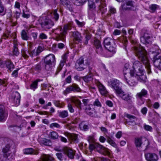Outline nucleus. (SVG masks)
<instances>
[{
	"instance_id": "1",
	"label": "nucleus",
	"mask_w": 161,
	"mask_h": 161,
	"mask_svg": "<svg viewBox=\"0 0 161 161\" xmlns=\"http://www.w3.org/2000/svg\"><path fill=\"white\" fill-rule=\"evenodd\" d=\"M129 63L125 64L123 69L125 80L130 86H134L137 84V80L144 82L146 79L145 73L143 69L142 64L136 61L133 64V69H130Z\"/></svg>"
},
{
	"instance_id": "2",
	"label": "nucleus",
	"mask_w": 161,
	"mask_h": 161,
	"mask_svg": "<svg viewBox=\"0 0 161 161\" xmlns=\"http://www.w3.org/2000/svg\"><path fill=\"white\" fill-rule=\"evenodd\" d=\"M134 50L138 58L141 60L145 65L147 69V73L150 74L151 73L150 65L149 61L147 56V52L143 47H135Z\"/></svg>"
},
{
	"instance_id": "3",
	"label": "nucleus",
	"mask_w": 161,
	"mask_h": 161,
	"mask_svg": "<svg viewBox=\"0 0 161 161\" xmlns=\"http://www.w3.org/2000/svg\"><path fill=\"white\" fill-rule=\"evenodd\" d=\"M88 141L90 143L89 146V149L91 150H93L95 149L100 153L104 155H107L110 158L112 157L109 150L107 148L101 145L98 143H93L95 141L93 136H90L88 137Z\"/></svg>"
},
{
	"instance_id": "4",
	"label": "nucleus",
	"mask_w": 161,
	"mask_h": 161,
	"mask_svg": "<svg viewBox=\"0 0 161 161\" xmlns=\"http://www.w3.org/2000/svg\"><path fill=\"white\" fill-rule=\"evenodd\" d=\"M52 18L57 21L59 18V14L57 13V9H56L53 11H49L47 13V16L42 25L47 28H50L54 25L53 22L51 19Z\"/></svg>"
},
{
	"instance_id": "5",
	"label": "nucleus",
	"mask_w": 161,
	"mask_h": 161,
	"mask_svg": "<svg viewBox=\"0 0 161 161\" xmlns=\"http://www.w3.org/2000/svg\"><path fill=\"white\" fill-rule=\"evenodd\" d=\"M70 25H67L64 26L63 29L60 27L56 30V35L55 40L57 41H62L64 42L65 40V35L68 30H70Z\"/></svg>"
},
{
	"instance_id": "6",
	"label": "nucleus",
	"mask_w": 161,
	"mask_h": 161,
	"mask_svg": "<svg viewBox=\"0 0 161 161\" xmlns=\"http://www.w3.org/2000/svg\"><path fill=\"white\" fill-rule=\"evenodd\" d=\"M156 47L157 50L152 51V53L154 54L153 63L155 67L161 70V51L158 49V46Z\"/></svg>"
},
{
	"instance_id": "7",
	"label": "nucleus",
	"mask_w": 161,
	"mask_h": 161,
	"mask_svg": "<svg viewBox=\"0 0 161 161\" xmlns=\"http://www.w3.org/2000/svg\"><path fill=\"white\" fill-rule=\"evenodd\" d=\"M135 145L137 149L141 150L142 148L146 150L149 144V141L146 138H135Z\"/></svg>"
},
{
	"instance_id": "8",
	"label": "nucleus",
	"mask_w": 161,
	"mask_h": 161,
	"mask_svg": "<svg viewBox=\"0 0 161 161\" xmlns=\"http://www.w3.org/2000/svg\"><path fill=\"white\" fill-rule=\"evenodd\" d=\"M104 45L105 48L112 54L115 53V45L114 40L108 37L104 40Z\"/></svg>"
},
{
	"instance_id": "9",
	"label": "nucleus",
	"mask_w": 161,
	"mask_h": 161,
	"mask_svg": "<svg viewBox=\"0 0 161 161\" xmlns=\"http://www.w3.org/2000/svg\"><path fill=\"white\" fill-rule=\"evenodd\" d=\"M45 68L46 70H49L52 66H54L56 62L55 56L53 54H49L45 58Z\"/></svg>"
},
{
	"instance_id": "10",
	"label": "nucleus",
	"mask_w": 161,
	"mask_h": 161,
	"mask_svg": "<svg viewBox=\"0 0 161 161\" xmlns=\"http://www.w3.org/2000/svg\"><path fill=\"white\" fill-rule=\"evenodd\" d=\"M15 33H11L10 31L7 30L3 34L1 39V40L2 41L3 39L5 40L7 38L10 39L13 37L14 47H18V42L17 38L15 37Z\"/></svg>"
},
{
	"instance_id": "11",
	"label": "nucleus",
	"mask_w": 161,
	"mask_h": 161,
	"mask_svg": "<svg viewBox=\"0 0 161 161\" xmlns=\"http://www.w3.org/2000/svg\"><path fill=\"white\" fill-rule=\"evenodd\" d=\"M116 94L122 100L128 102L130 103L132 101L133 96L131 93L124 92L122 89Z\"/></svg>"
},
{
	"instance_id": "12",
	"label": "nucleus",
	"mask_w": 161,
	"mask_h": 161,
	"mask_svg": "<svg viewBox=\"0 0 161 161\" xmlns=\"http://www.w3.org/2000/svg\"><path fill=\"white\" fill-rule=\"evenodd\" d=\"M89 63L87 61L84 63V60L82 57L78 59L75 64V68L76 69L79 71H82L85 68V66L88 65Z\"/></svg>"
},
{
	"instance_id": "13",
	"label": "nucleus",
	"mask_w": 161,
	"mask_h": 161,
	"mask_svg": "<svg viewBox=\"0 0 161 161\" xmlns=\"http://www.w3.org/2000/svg\"><path fill=\"white\" fill-rule=\"evenodd\" d=\"M20 94L17 91L13 92L10 97V101L14 104L15 106H18L20 103Z\"/></svg>"
},
{
	"instance_id": "14",
	"label": "nucleus",
	"mask_w": 161,
	"mask_h": 161,
	"mask_svg": "<svg viewBox=\"0 0 161 161\" xmlns=\"http://www.w3.org/2000/svg\"><path fill=\"white\" fill-rule=\"evenodd\" d=\"M88 5L89 16L92 18L94 17L95 16V9L96 8V6L94 0H89Z\"/></svg>"
},
{
	"instance_id": "15",
	"label": "nucleus",
	"mask_w": 161,
	"mask_h": 161,
	"mask_svg": "<svg viewBox=\"0 0 161 161\" xmlns=\"http://www.w3.org/2000/svg\"><path fill=\"white\" fill-rule=\"evenodd\" d=\"M109 83H110L111 87L115 90L116 94L122 90L119 87L121 83L118 80L116 79H112Z\"/></svg>"
},
{
	"instance_id": "16",
	"label": "nucleus",
	"mask_w": 161,
	"mask_h": 161,
	"mask_svg": "<svg viewBox=\"0 0 161 161\" xmlns=\"http://www.w3.org/2000/svg\"><path fill=\"white\" fill-rule=\"evenodd\" d=\"M72 91L81 92V90L77 84H73L71 86H68L66 89L64 91L63 94L64 95H66Z\"/></svg>"
},
{
	"instance_id": "17",
	"label": "nucleus",
	"mask_w": 161,
	"mask_h": 161,
	"mask_svg": "<svg viewBox=\"0 0 161 161\" xmlns=\"http://www.w3.org/2000/svg\"><path fill=\"white\" fill-rule=\"evenodd\" d=\"M141 42L143 44L147 45L151 43L152 41V37L150 36L147 31L144 32L140 38Z\"/></svg>"
},
{
	"instance_id": "18",
	"label": "nucleus",
	"mask_w": 161,
	"mask_h": 161,
	"mask_svg": "<svg viewBox=\"0 0 161 161\" xmlns=\"http://www.w3.org/2000/svg\"><path fill=\"white\" fill-rule=\"evenodd\" d=\"M95 82L98 87L99 91L101 95H105L108 93V91L105 87L99 81L95 80Z\"/></svg>"
},
{
	"instance_id": "19",
	"label": "nucleus",
	"mask_w": 161,
	"mask_h": 161,
	"mask_svg": "<svg viewBox=\"0 0 161 161\" xmlns=\"http://www.w3.org/2000/svg\"><path fill=\"white\" fill-rule=\"evenodd\" d=\"M134 4L131 1H127L125 3L122 5V8L123 9L134 10L136 8Z\"/></svg>"
},
{
	"instance_id": "20",
	"label": "nucleus",
	"mask_w": 161,
	"mask_h": 161,
	"mask_svg": "<svg viewBox=\"0 0 161 161\" xmlns=\"http://www.w3.org/2000/svg\"><path fill=\"white\" fill-rule=\"evenodd\" d=\"M63 151L69 158L70 159L74 158L75 152L70 148L67 147H64L63 149Z\"/></svg>"
},
{
	"instance_id": "21",
	"label": "nucleus",
	"mask_w": 161,
	"mask_h": 161,
	"mask_svg": "<svg viewBox=\"0 0 161 161\" xmlns=\"http://www.w3.org/2000/svg\"><path fill=\"white\" fill-rule=\"evenodd\" d=\"M96 3H98V11L101 12L103 14L105 11H106V8H105V3L103 0H95Z\"/></svg>"
},
{
	"instance_id": "22",
	"label": "nucleus",
	"mask_w": 161,
	"mask_h": 161,
	"mask_svg": "<svg viewBox=\"0 0 161 161\" xmlns=\"http://www.w3.org/2000/svg\"><path fill=\"white\" fill-rule=\"evenodd\" d=\"M145 157L147 161H157L158 159V155L154 153H147Z\"/></svg>"
},
{
	"instance_id": "23",
	"label": "nucleus",
	"mask_w": 161,
	"mask_h": 161,
	"mask_svg": "<svg viewBox=\"0 0 161 161\" xmlns=\"http://www.w3.org/2000/svg\"><path fill=\"white\" fill-rule=\"evenodd\" d=\"M7 116L8 114L5 112L4 107L0 105V122L5 121Z\"/></svg>"
},
{
	"instance_id": "24",
	"label": "nucleus",
	"mask_w": 161,
	"mask_h": 161,
	"mask_svg": "<svg viewBox=\"0 0 161 161\" xmlns=\"http://www.w3.org/2000/svg\"><path fill=\"white\" fill-rule=\"evenodd\" d=\"M94 44L96 48L97 53L102 54L103 52V49L100 42L98 40L96 39L94 41Z\"/></svg>"
},
{
	"instance_id": "25",
	"label": "nucleus",
	"mask_w": 161,
	"mask_h": 161,
	"mask_svg": "<svg viewBox=\"0 0 161 161\" xmlns=\"http://www.w3.org/2000/svg\"><path fill=\"white\" fill-rule=\"evenodd\" d=\"M73 36L74 37V41L75 43H78L81 42L82 37L80 34L79 32H75L73 33Z\"/></svg>"
},
{
	"instance_id": "26",
	"label": "nucleus",
	"mask_w": 161,
	"mask_h": 161,
	"mask_svg": "<svg viewBox=\"0 0 161 161\" xmlns=\"http://www.w3.org/2000/svg\"><path fill=\"white\" fill-rule=\"evenodd\" d=\"M68 53L65 54L62 57V60H61L59 66L58 68V70L59 71H60L65 63L67 58Z\"/></svg>"
},
{
	"instance_id": "27",
	"label": "nucleus",
	"mask_w": 161,
	"mask_h": 161,
	"mask_svg": "<svg viewBox=\"0 0 161 161\" xmlns=\"http://www.w3.org/2000/svg\"><path fill=\"white\" fill-rule=\"evenodd\" d=\"M70 100L78 108H81V103L80 100L75 97H72L70 98Z\"/></svg>"
},
{
	"instance_id": "28",
	"label": "nucleus",
	"mask_w": 161,
	"mask_h": 161,
	"mask_svg": "<svg viewBox=\"0 0 161 161\" xmlns=\"http://www.w3.org/2000/svg\"><path fill=\"white\" fill-rule=\"evenodd\" d=\"M62 4L65 8H68L69 11H72V5L70 4V2L68 0H60Z\"/></svg>"
},
{
	"instance_id": "29",
	"label": "nucleus",
	"mask_w": 161,
	"mask_h": 161,
	"mask_svg": "<svg viewBox=\"0 0 161 161\" xmlns=\"http://www.w3.org/2000/svg\"><path fill=\"white\" fill-rule=\"evenodd\" d=\"M25 154L37 155L38 154V152L34 150L31 148H29L24 149L23 151Z\"/></svg>"
},
{
	"instance_id": "30",
	"label": "nucleus",
	"mask_w": 161,
	"mask_h": 161,
	"mask_svg": "<svg viewBox=\"0 0 161 161\" xmlns=\"http://www.w3.org/2000/svg\"><path fill=\"white\" fill-rule=\"evenodd\" d=\"M147 94V91L144 89H143L140 92L137 93L136 97L137 98H139L141 100H142V97H145Z\"/></svg>"
},
{
	"instance_id": "31",
	"label": "nucleus",
	"mask_w": 161,
	"mask_h": 161,
	"mask_svg": "<svg viewBox=\"0 0 161 161\" xmlns=\"http://www.w3.org/2000/svg\"><path fill=\"white\" fill-rule=\"evenodd\" d=\"M10 147V145L7 144L3 149L2 152L3 153L4 158H5V159H6V158L9 156Z\"/></svg>"
},
{
	"instance_id": "32",
	"label": "nucleus",
	"mask_w": 161,
	"mask_h": 161,
	"mask_svg": "<svg viewBox=\"0 0 161 161\" xmlns=\"http://www.w3.org/2000/svg\"><path fill=\"white\" fill-rule=\"evenodd\" d=\"M39 142L41 145H50V141L46 138H40L39 139Z\"/></svg>"
},
{
	"instance_id": "33",
	"label": "nucleus",
	"mask_w": 161,
	"mask_h": 161,
	"mask_svg": "<svg viewBox=\"0 0 161 161\" xmlns=\"http://www.w3.org/2000/svg\"><path fill=\"white\" fill-rule=\"evenodd\" d=\"M42 161H54V158L51 156L44 155L42 157Z\"/></svg>"
},
{
	"instance_id": "34",
	"label": "nucleus",
	"mask_w": 161,
	"mask_h": 161,
	"mask_svg": "<svg viewBox=\"0 0 161 161\" xmlns=\"http://www.w3.org/2000/svg\"><path fill=\"white\" fill-rule=\"evenodd\" d=\"M6 66L7 68L11 71L14 68V65L13 63L9 60H7L5 63Z\"/></svg>"
},
{
	"instance_id": "35",
	"label": "nucleus",
	"mask_w": 161,
	"mask_h": 161,
	"mask_svg": "<svg viewBox=\"0 0 161 161\" xmlns=\"http://www.w3.org/2000/svg\"><path fill=\"white\" fill-rule=\"evenodd\" d=\"M92 75L90 74L88 75L82 77V79L86 82H88L92 80L95 82L94 80L95 79L92 80Z\"/></svg>"
},
{
	"instance_id": "36",
	"label": "nucleus",
	"mask_w": 161,
	"mask_h": 161,
	"mask_svg": "<svg viewBox=\"0 0 161 161\" xmlns=\"http://www.w3.org/2000/svg\"><path fill=\"white\" fill-rule=\"evenodd\" d=\"M68 136L73 141L77 142L78 141V135L74 134L68 133Z\"/></svg>"
},
{
	"instance_id": "37",
	"label": "nucleus",
	"mask_w": 161,
	"mask_h": 161,
	"mask_svg": "<svg viewBox=\"0 0 161 161\" xmlns=\"http://www.w3.org/2000/svg\"><path fill=\"white\" fill-rule=\"evenodd\" d=\"M30 52L27 49H22V54L25 58H27L30 56Z\"/></svg>"
},
{
	"instance_id": "38",
	"label": "nucleus",
	"mask_w": 161,
	"mask_h": 161,
	"mask_svg": "<svg viewBox=\"0 0 161 161\" xmlns=\"http://www.w3.org/2000/svg\"><path fill=\"white\" fill-rule=\"evenodd\" d=\"M53 103L54 105L58 107L63 108L64 106V103H61L59 101L53 100Z\"/></svg>"
},
{
	"instance_id": "39",
	"label": "nucleus",
	"mask_w": 161,
	"mask_h": 161,
	"mask_svg": "<svg viewBox=\"0 0 161 161\" xmlns=\"http://www.w3.org/2000/svg\"><path fill=\"white\" fill-rule=\"evenodd\" d=\"M49 136L51 138L53 139H57L58 137V133L54 131L50 132L49 134Z\"/></svg>"
},
{
	"instance_id": "40",
	"label": "nucleus",
	"mask_w": 161,
	"mask_h": 161,
	"mask_svg": "<svg viewBox=\"0 0 161 161\" xmlns=\"http://www.w3.org/2000/svg\"><path fill=\"white\" fill-rule=\"evenodd\" d=\"M39 80H37L32 82L30 85V88L35 91V89L37 87L38 82L39 81Z\"/></svg>"
},
{
	"instance_id": "41",
	"label": "nucleus",
	"mask_w": 161,
	"mask_h": 161,
	"mask_svg": "<svg viewBox=\"0 0 161 161\" xmlns=\"http://www.w3.org/2000/svg\"><path fill=\"white\" fill-rule=\"evenodd\" d=\"M21 36L22 39L25 40H27L29 38L26 31L25 30H23L21 32Z\"/></svg>"
},
{
	"instance_id": "42",
	"label": "nucleus",
	"mask_w": 161,
	"mask_h": 161,
	"mask_svg": "<svg viewBox=\"0 0 161 161\" xmlns=\"http://www.w3.org/2000/svg\"><path fill=\"white\" fill-rule=\"evenodd\" d=\"M68 115V112L66 110H64L59 112V116L61 118H64Z\"/></svg>"
},
{
	"instance_id": "43",
	"label": "nucleus",
	"mask_w": 161,
	"mask_h": 161,
	"mask_svg": "<svg viewBox=\"0 0 161 161\" xmlns=\"http://www.w3.org/2000/svg\"><path fill=\"white\" fill-rule=\"evenodd\" d=\"M77 123V122H73L72 124H68L66 125V129L70 130L73 131L74 130V126L73 125V124H75Z\"/></svg>"
},
{
	"instance_id": "44",
	"label": "nucleus",
	"mask_w": 161,
	"mask_h": 161,
	"mask_svg": "<svg viewBox=\"0 0 161 161\" xmlns=\"http://www.w3.org/2000/svg\"><path fill=\"white\" fill-rule=\"evenodd\" d=\"M79 126L80 129L81 130H86L88 129V126L84 122H81Z\"/></svg>"
},
{
	"instance_id": "45",
	"label": "nucleus",
	"mask_w": 161,
	"mask_h": 161,
	"mask_svg": "<svg viewBox=\"0 0 161 161\" xmlns=\"http://www.w3.org/2000/svg\"><path fill=\"white\" fill-rule=\"evenodd\" d=\"M92 104H89L87 106H86V112L89 115H91L92 114V113L91 112V111L89 112V111H90L92 110Z\"/></svg>"
},
{
	"instance_id": "46",
	"label": "nucleus",
	"mask_w": 161,
	"mask_h": 161,
	"mask_svg": "<svg viewBox=\"0 0 161 161\" xmlns=\"http://www.w3.org/2000/svg\"><path fill=\"white\" fill-rule=\"evenodd\" d=\"M26 9H27L26 8ZM28 12L29 11L27 10L26 11H25V9L23 10L22 16L24 18H28L30 17V14L28 13Z\"/></svg>"
},
{
	"instance_id": "47",
	"label": "nucleus",
	"mask_w": 161,
	"mask_h": 161,
	"mask_svg": "<svg viewBox=\"0 0 161 161\" xmlns=\"http://www.w3.org/2000/svg\"><path fill=\"white\" fill-rule=\"evenodd\" d=\"M52 129H53L54 128H60V125L58 123H53L50 124L49 126Z\"/></svg>"
},
{
	"instance_id": "48",
	"label": "nucleus",
	"mask_w": 161,
	"mask_h": 161,
	"mask_svg": "<svg viewBox=\"0 0 161 161\" xmlns=\"http://www.w3.org/2000/svg\"><path fill=\"white\" fill-rule=\"evenodd\" d=\"M42 63H39L34 66V69L35 70L38 71H40L42 69Z\"/></svg>"
},
{
	"instance_id": "49",
	"label": "nucleus",
	"mask_w": 161,
	"mask_h": 161,
	"mask_svg": "<svg viewBox=\"0 0 161 161\" xmlns=\"http://www.w3.org/2000/svg\"><path fill=\"white\" fill-rule=\"evenodd\" d=\"M107 142L112 146L116 147L117 145L115 142L110 138H108L107 139Z\"/></svg>"
},
{
	"instance_id": "50",
	"label": "nucleus",
	"mask_w": 161,
	"mask_h": 161,
	"mask_svg": "<svg viewBox=\"0 0 161 161\" xmlns=\"http://www.w3.org/2000/svg\"><path fill=\"white\" fill-rule=\"evenodd\" d=\"M93 105L99 107H101L102 106L101 103L98 99H96L93 103Z\"/></svg>"
},
{
	"instance_id": "51",
	"label": "nucleus",
	"mask_w": 161,
	"mask_h": 161,
	"mask_svg": "<svg viewBox=\"0 0 161 161\" xmlns=\"http://www.w3.org/2000/svg\"><path fill=\"white\" fill-rule=\"evenodd\" d=\"M116 11L115 8L110 6L109 7V12L111 14H114L116 13Z\"/></svg>"
},
{
	"instance_id": "52",
	"label": "nucleus",
	"mask_w": 161,
	"mask_h": 161,
	"mask_svg": "<svg viewBox=\"0 0 161 161\" xmlns=\"http://www.w3.org/2000/svg\"><path fill=\"white\" fill-rule=\"evenodd\" d=\"M13 54L16 56H17L19 54V52L17 47H14Z\"/></svg>"
},
{
	"instance_id": "53",
	"label": "nucleus",
	"mask_w": 161,
	"mask_h": 161,
	"mask_svg": "<svg viewBox=\"0 0 161 161\" xmlns=\"http://www.w3.org/2000/svg\"><path fill=\"white\" fill-rule=\"evenodd\" d=\"M38 55V54L36 52V49H34L30 52V56L32 57H33L34 56H36Z\"/></svg>"
},
{
	"instance_id": "54",
	"label": "nucleus",
	"mask_w": 161,
	"mask_h": 161,
	"mask_svg": "<svg viewBox=\"0 0 161 161\" xmlns=\"http://www.w3.org/2000/svg\"><path fill=\"white\" fill-rule=\"evenodd\" d=\"M144 128L147 131H151L152 130V127L148 125H144Z\"/></svg>"
},
{
	"instance_id": "55",
	"label": "nucleus",
	"mask_w": 161,
	"mask_h": 161,
	"mask_svg": "<svg viewBox=\"0 0 161 161\" xmlns=\"http://www.w3.org/2000/svg\"><path fill=\"white\" fill-rule=\"evenodd\" d=\"M56 155L59 160L61 161L63 160L64 158L62 153H57L56 154Z\"/></svg>"
},
{
	"instance_id": "56",
	"label": "nucleus",
	"mask_w": 161,
	"mask_h": 161,
	"mask_svg": "<svg viewBox=\"0 0 161 161\" xmlns=\"http://www.w3.org/2000/svg\"><path fill=\"white\" fill-rule=\"evenodd\" d=\"M7 80L5 79L2 80L0 79V86L3 85L4 87L6 86L7 84Z\"/></svg>"
},
{
	"instance_id": "57",
	"label": "nucleus",
	"mask_w": 161,
	"mask_h": 161,
	"mask_svg": "<svg viewBox=\"0 0 161 161\" xmlns=\"http://www.w3.org/2000/svg\"><path fill=\"white\" fill-rule=\"evenodd\" d=\"M68 107L70 112L73 113L74 112V110L73 108V107L71 104L69 103L68 105Z\"/></svg>"
},
{
	"instance_id": "58",
	"label": "nucleus",
	"mask_w": 161,
	"mask_h": 161,
	"mask_svg": "<svg viewBox=\"0 0 161 161\" xmlns=\"http://www.w3.org/2000/svg\"><path fill=\"white\" fill-rule=\"evenodd\" d=\"M157 5L155 4H153L150 6L149 8L153 11H154L157 8Z\"/></svg>"
},
{
	"instance_id": "59",
	"label": "nucleus",
	"mask_w": 161,
	"mask_h": 161,
	"mask_svg": "<svg viewBox=\"0 0 161 161\" xmlns=\"http://www.w3.org/2000/svg\"><path fill=\"white\" fill-rule=\"evenodd\" d=\"M39 37L40 39H46L47 38V36L43 33L40 34Z\"/></svg>"
},
{
	"instance_id": "60",
	"label": "nucleus",
	"mask_w": 161,
	"mask_h": 161,
	"mask_svg": "<svg viewBox=\"0 0 161 161\" xmlns=\"http://www.w3.org/2000/svg\"><path fill=\"white\" fill-rule=\"evenodd\" d=\"M147 109L146 107H143L141 110V112L143 115H146L147 113Z\"/></svg>"
},
{
	"instance_id": "61",
	"label": "nucleus",
	"mask_w": 161,
	"mask_h": 161,
	"mask_svg": "<svg viewBox=\"0 0 161 161\" xmlns=\"http://www.w3.org/2000/svg\"><path fill=\"white\" fill-rule=\"evenodd\" d=\"M75 22L80 27H82L84 25V23L83 22H80L78 20L76 19Z\"/></svg>"
},
{
	"instance_id": "62",
	"label": "nucleus",
	"mask_w": 161,
	"mask_h": 161,
	"mask_svg": "<svg viewBox=\"0 0 161 161\" xmlns=\"http://www.w3.org/2000/svg\"><path fill=\"white\" fill-rule=\"evenodd\" d=\"M18 69H16L14 70L12 73V75L13 77H16L18 75Z\"/></svg>"
},
{
	"instance_id": "63",
	"label": "nucleus",
	"mask_w": 161,
	"mask_h": 161,
	"mask_svg": "<svg viewBox=\"0 0 161 161\" xmlns=\"http://www.w3.org/2000/svg\"><path fill=\"white\" fill-rule=\"evenodd\" d=\"M159 104L158 102H155L153 104V108L156 109H158L159 107Z\"/></svg>"
},
{
	"instance_id": "64",
	"label": "nucleus",
	"mask_w": 161,
	"mask_h": 161,
	"mask_svg": "<svg viewBox=\"0 0 161 161\" xmlns=\"http://www.w3.org/2000/svg\"><path fill=\"white\" fill-rule=\"evenodd\" d=\"M121 32L120 30H115L113 33V34L115 36L118 35L120 34Z\"/></svg>"
}]
</instances>
